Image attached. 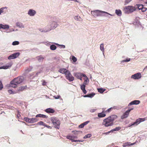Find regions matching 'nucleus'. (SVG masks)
I'll return each mask as SVG.
<instances>
[{
    "label": "nucleus",
    "instance_id": "nucleus-20",
    "mask_svg": "<svg viewBox=\"0 0 147 147\" xmlns=\"http://www.w3.org/2000/svg\"><path fill=\"white\" fill-rule=\"evenodd\" d=\"M9 26L8 24L3 25L2 24H0V29H9Z\"/></svg>",
    "mask_w": 147,
    "mask_h": 147
},
{
    "label": "nucleus",
    "instance_id": "nucleus-5",
    "mask_svg": "<svg viewBox=\"0 0 147 147\" xmlns=\"http://www.w3.org/2000/svg\"><path fill=\"white\" fill-rule=\"evenodd\" d=\"M85 78H86L84 79V81L83 84L80 86V88L84 94H86L87 92V91L85 89L86 86L87 84L89 82L88 78L87 76Z\"/></svg>",
    "mask_w": 147,
    "mask_h": 147
},
{
    "label": "nucleus",
    "instance_id": "nucleus-38",
    "mask_svg": "<svg viewBox=\"0 0 147 147\" xmlns=\"http://www.w3.org/2000/svg\"><path fill=\"white\" fill-rule=\"evenodd\" d=\"M26 86H21L19 88V89H18V91H22L26 89Z\"/></svg>",
    "mask_w": 147,
    "mask_h": 147
},
{
    "label": "nucleus",
    "instance_id": "nucleus-6",
    "mask_svg": "<svg viewBox=\"0 0 147 147\" xmlns=\"http://www.w3.org/2000/svg\"><path fill=\"white\" fill-rule=\"evenodd\" d=\"M99 11H97L96 16H105L106 17H108V16L107 15H110L111 16H113V15L112 14L108 13L107 12L102 11L101 10H98Z\"/></svg>",
    "mask_w": 147,
    "mask_h": 147
},
{
    "label": "nucleus",
    "instance_id": "nucleus-50",
    "mask_svg": "<svg viewBox=\"0 0 147 147\" xmlns=\"http://www.w3.org/2000/svg\"><path fill=\"white\" fill-rule=\"evenodd\" d=\"M17 117L19 119V117L21 116L20 114V112L19 111H17Z\"/></svg>",
    "mask_w": 147,
    "mask_h": 147
},
{
    "label": "nucleus",
    "instance_id": "nucleus-9",
    "mask_svg": "<svg viewBox=\"0 0 147 147\" xmlns=\"http://www.w3.org/2000/svg\"><path fill=\"white\" fill-rule=\"evenodd\" d=\"M20 54L19 52H16L9 55L8 59L10 60L16 59L19 56Z\"/></svg>",
    "mask_w": 147,
    "mask_h": 147
},
{
    "label": "nucleus",
    "instance_id": "nucleus-10",
    "mask_svg": "<svg viewBox=\"0 0 147 147\" xmlns=\"http://www.w3.org/2000/svg\"><path fill=\"white\" fill-rule=\"evenodd\" d=\"M141 77L142 76L141 73L138 72L132 75L131 77V78L135 80H138L140 79Z\"/></svg>",
    "mask_w": 147,
    "mask_h": 147
},
{
    "label": "nucleus",
    "instance_id": "nucleus-23",
    "mask_svg": "<svg viewBox=\"0 0 147 147\" xmlns=\"http://www.w3.org/2000/svg\"><path fill=\"white\" fill-rule=\"evenodd\" d=\"M89 122V121H85L83 123H82L80 125H79L78 127L79 128H83L85 125H86Z\"/></svg>",
    "mask_w": 147,
    "mask_h": 147
},
{
    "label": "nucleus",
    "instance_id": "nucleus-46",
    "mask_svg": "<svg viewBox=\"0 0 147 147\" xmlns=\"http://www.w3.org/2000/svg\"><path fill=\"white\" fill-rule=\"evenodd\" d=\"M74 19L75 20H78V21H81V18L79 16H75L74 17Z\"/></svg>",
    "mask_w": 147,
    "mask_h": 147
},
{
    "label": "nucleus",
    "instance_id": "nucleus-41",
    "mask_svg": "<svg viewBox=\"0 0 147 147\" xmlns=\"http://www.w3.org/2000/svg\"><path fill=\"white\" fill-rule=\"evenodd\" d=\"M137 6L139 10H141L144 6L142 4H137Z\"/></svg>",
    "mask_w": 147,
    "mask_h": 147
},
{
    "label": "nucleus",
    "instance_id": "nucleus-64",
    "mask_svg": "<svg viewBox=\"0 0 147 147\" xmlns=\"http://www.w3.org/2000/svg\"><path fill=\"white\" fill-rule=\"evenodd\" d=\"M40 71H39L36 72V74L35 75V76H38V74H40Z\"/></svg>",
    "mask_w": 147,
    "mask_h": 147
},
{
    "label": "nucleus",
    "instance_id": "nucleus-54",
    "mask_svg": "<svg viewBox=\"0 0 147 147\" xmlns=\"http://www.w3.org/2000/svg\"><path fill=\"white\" fill-rule=\"evenodd\" d=\"M134 144H135V143H131L130 144H128V143H126V145L125 146H132V145H134Z\"/></svg>",
    "mask_w": 147,
    "mask_h": 147
},
{
    "label": "nucleus",
    "instance_id": "nucleus-1",
    "mask_svg": "<svg viewBox=\"0 0 147 147\" xmlns=\"http://www.w3.org/2000/svg\"><path fill=\"white\" fill-rule=\"evenodd\" d=\"M24 80L23 76H19L14 78L10 82V84H7V86L8 87H11L14 88H16L18 84H20L23 82Z\"/></svg>",
    "mask_w": 147,
    "mask_h": 147
},
{
    "label": "nucleus",
    "instance_id": "nucleus-18",
    "mask_svg": "<svg viewBox=\"0 0 147 147\" xmlns=\"http://www.w3.org/2000/svg\"><path fill=\"white\" fill-rule=\"evenodd\" d=\"M45 111L49 113H54L55 111L53 109L51 108H47L45 110Z\"/></svg>",
    "mask_w": 147,
    "mask_h": 147
},
{
    "label": "nucleus",
    "instance_id": "nucleus-34",
    "mask_svg": "<svg viewBox=\"0 0 147 147\" xmlns=\"http://www.w3.org/2000/svg\"><path fill=\"white\" fill-rule=\"evenodd\" d=\"M98 92L101 93H102L105 90V89L102 88H98Z\"/></svg>",
    "mask_w": 147,
    "mask_h": 147
},
{
    "label": "nucleus",
    "instance_id": "nucleus-2",
    "mask_svg": "<svg viewBox=\"0 0 147 147\" xmlns=\"http://www.w3.org/2000/svg\"><path fill=\"white\" fill-rule=\"evenodd\" d=\"M117 116L115 115L110 116L103 120L102 124L106 127L112 126L113 125L114 120L117 119Z\"/></svg>",
    "mask_w": 147,
    "mask_h": 147
},
{
    "label": "nucleus",
    "instance_id": "nucleus-17",
    "mask_svg": "<svg viewBox=\"0 0 147 147\" xmlns=\"http://www.w3.org/2000/svg\"><path fill=\"white\" fill-rule=\"evenodd\" d=\"M45 58V56H43L42 55H40L36 57V58L39 62H42Z\"/></svg>",
    "mask_w": 147,
    "mask_h": 147
},
{
    "label": "nucleus",
    "instance_id": "nucleus-11",
    "mask_svg": "<svg viewBox=\"0 0 147 147\" xmlns=\"http://www.w3.org/2000/svg\"><path fill=\"white\" fill-rule=\"evenodd\" d=\"M144 121V118H140L137 119L135 122L132 123L133 126H136L140 123L141 122Z\"/></svg>",
    "mask_w": 147,
    "mask_h": 147
},
{
    "label": "nucleus",
    "instance_id": "nucleus-53",
    "mask_svg": "<svg viewBox=\"0 0 147 147\" xmlns=\"http://www.w3.org/2000/svg\"><path fill=\"white\" fill-rule=\"evenodd\" d=\"M68 139L71 140V138H73L72 136H68L66 137Z\"/></svg>",
    "mask_w": 147,
    "mask_h": 147
},
{
    "label": "nucleus",
    "instance_id": "nucleus-7",
    "mask_svg": "<svg viewBox=\"0 0 147 147\" xmlns=\"http://www.w3.org/2000/svg\"><path fill=\"white\" fill-rule=\"evenodd\" d=\"M51 23H48L47 25L44 28L42 29H39V30L41 32H46L52 30L50 26L51 25Z\"/></svg>",
    "mask_w": 147,
    "mask_h": 147
},
{
    "label": "nucleus",
    "instance_id": "nucleus-42",
    "mask_svg": "<svg viewBox=\"0 0 147 147\" xmlns=\"http://www.w3.org/2000/svg\"><path fill=\"white\" fill-rule=\"evenodd\" d=\"M24 121L30 123V118L28 117H25L24 118Z\"/></svg>",
    "mask_w": 147,
    "mask_h": 147
},
{
    "label": "nucleus",
    "instance_id": "nucleus-30",
    "mask_svg": "<svg viewBox=\"0 0 147 147\" xmlns=\"http://www.w3.org/2000/svg\"><path fill=\"white\" fill-rule=\"evenodd\" d=\"M42 125L43 126H44L45 125V123H44V122L42 121H40L38 122L37 123H35L34 124H32V125L34 126V125Z\"/></svg>",
    "mask_w": 147,
    "mask_h": 147
},
{
    "label": "nucleus",
    "instance_id": "nucleus-12",
    "mask_svg": "<svg viewBox=\"0 0 147 147\" xmlns=\"http://www.w3.org/2000/svg\"><path fill=\"white\" fill-rule=\"evenodd\" d=\"M49 23H51V25L50 26L51 28L52 29H53L56 28L57 26V22L55 21H51L49 22Z\"/></svg>",
    "mask_w": 147,
    "mask_h": 147
},
{
    "label": "nucleus",
    "instance_id": "nucleus-56",
    "mask_svg": "<svg viewBox=\"0 0 147 147\" xmlns=\"http://www.w3.org/2000/svg\"><path fill=\"white\" fill-rule=\"evenodd\" d=\"M96 110V109H92L90 110V112L91 113L94 112Z\"/></svg>",
    "mask_w": 147,
    "mask_h": 147
},
{
    "label": "nucleus",
    "instance_id": "nucleus-27",
    "mask_svg": "<svg viewBox=\"0 0 147 147\" xmlns=\"http://www.w3.org/2000/svg\"><path fill=\"white\" fill-rule=\"evenodd\" d=\"M115 13L118 16H120L122 15V12L121 10L116 9L115 10Z\"/></svg>",
    "mask_w": 147,
    "mask_h": 147
},
{
    "label": "nucleus",
    "instance_id": "nucleus-44",
    "mask_svg": "<svg viewBox=\"0 0 147 147\" xmlns=\"http://www.w3.org/2000/svg\"><path fill=\"white\" fill-rule=\"evenodd\" d=\"M131 60L130 58H127L125 60H123L121 61V63H122L125 62H127L130 61Z\"/></svg>",
    "mask_w": 147,
    "mask_h": 147
},
{
    "label": "nucleus",
    "instance_id": "nucleus-25",
    "mask_svg": "<svg viewBox=\"0 0 147 147\" xmlns=\"http://www.w3.org/2000/svg\"><path fill=\"white\" fill-rule=\"evenodd\" d=\"M7 7H3L0 8V15L1 14V13H5L6 12V11L4 10L5 9H7Z\"/></svg>",
    "mask_w": 147,
    "mask_h": 147
},
{
    "label": "nucleus",
    "instance_id": "nucleus-52",
    "mask_svg": "<svg viewBox=\"0 0 147 147\" xmlns=\"http://www.w3.org/2000/svg\"><path fill=\"white\" fill-rule=\"evenodd\" d=\"M147 9V8L146 7H144L142 8V9L141 10L142 12H144L146 11Z\"/></svg>",
    "mask_w": 147,
    "mask_h": 147
},
{
    "label": "nucleus",
    "instance_id": "nucleus-24",
    "mask_svg": "<svg viewBox=\"0 0 147 147\" xmlns=\"http://www.w3.org/2000/svg\"><path fill=\"white\" fill-rule=\"evenodd\" d=\"M36 117H41L44 118H47L48 117V116L45 115L43 114H38L36 116Z\"/></svg>",
    "mask_w": 147,
    "mask_h": 147
},
{
    "label": "nucleus",
    "instance_id": "nucleus-19",
    "mask_svg": "<svg viewBox=\"0 0 147 147\" xmlns=\"http://www.w3.org/2000/svg\"><path fill=\"white\" fill-rule=\"evenodd\" d=\"M67 71H69L67 70L65 68H61L59 70V72L62 74H65V75Z\"/></svg>",
    "mask_w": 147,
    "mask_h": 147
},
{
    "label": "nucleus",
    "instance_id": "nucleus-62",
    "mask_svg": "<svg viewBox=\"0 0 147 147\" xmlns=\"http://www.w3.org/2000/svg\"><path fill=\"white\" fill-rule=\"evenodd\" d=\"M46 82H45V80H43L42 85L43 86H45L46 85Z\"/></svg>",
    "mask_w": 147,
    "mask_h": 147
},
{
    "label": "nucleus",
    "instance_id": "nucleus-33",
    "mask_svg": "<svg viewBox=\"0 0 147 147\" xmlns=\"http://www.w3.org/2000/svg\"><path fill=\"white\" fill-rule=\"evenodd\" d=\"M75 135H77L79 134H82V132L81 131H72Z\"/></svg>",
    "mask_w": 147,
    "mask_h": 147
},
{
    "label": "nucleus",
    "instance_id": "nucleus-14",
    "mask_svg": "<svg viewBox=\"0 0 147 147\" xmlns=\"http://www.w3.org/2000/svg\"><path fill=\"white\" fill-rule=\"evenodd\" d=\"M139 19L140 18L138 17H136L134 22V24L137 26L141 25V23L139 21Z\"/></svg>",
    "mask_w": 147,
    "mask_h": 147
},
{
    "label": "nucleus",
    "instance_id": "nucleus-63",
    "mask_svg": "<svg viewBox=\"0 0 147 147\" xmlns=\"http://www.w3.org/2000/svg\"><path fill=\"white\" fill-rule=\"evenodd\" d=\"M60 97V96H54V97L55 99H58Z\"/></svg>",
    "mask_w": 147,
    "mask_h": 147
},
{
    "label": "nucleus",
    "instance_id": "nucleus-32",
    "mask_svg": "<svg viewBox=\"0 0 147 147\" xmlns=\"http://www.w3.org/2000/svg\"><path fill=\"white\" fill-rule=\"evenodd\" d=\"M97 11H99L98 10H95L94 11H92L91 14H92V15L95 17H97L96 14H97Z\"/></svg>",
    "mask_w": 147,
    "mask_h": 147
},
{
    "label": "nucleus",
    "instance_id": "nucleus-45",
    "mask_svg": "<svg viewBox=\"0 0 147 147\" xmlns=\"http://www.w3.org/2000/svg\"><path fill=\"white\" fill-rule=\"evenodd\" d=\"M92 136V135L91 134H88L85 135L84 137V138L86 139L88 138H90Z\"/></svg>",
    "mask_w": 147,
    "mask_h": 147
},
{
    "label": "nucleus",
    "instance_id": "nucleus-29",
    "mask_svg": "<svg viewBox=\"0 0 147 147\" xmlns=\"http://www.w3.org/2000/svg\"><path fill=\"white\" fill-rule=\"evenodd\" d=\"M16 25L17 26L19 27V28H24V26L22 23L20 22H17L16 24Z\"/></svg>",
    "mask_w": 147,
    "mask_h": 147
},
{
    "label": "nucleus",
    "instance_id": "nucleus-36",
    "mask_svg": "<svg viewBox=\"0 0 147 147\" xmlns=\"http://www.w3.org/2000/svg\"><path fill=\"white\" fill-rule=\"evenodd\" d=\"M112 109H117V110H119L121 109V107L120 106H114L113 107H112Z\"/></svg>",
    "mask_w": 147,
    "mask_h": 147
},
{
    "label": "nucleus",
    "instance_id": "nucleus-49",
    "mask_svg": "<svg viewBox=\"0 0 147 147\" xmlns=\"http://www.w3.org/2000/svg\"><path fill=\"white\" fill-rule=\"evenodd\" d=\"M3 88V86L2 82L0 81V90H1Z\"/></svg>",
    "mask_w": 147,
    "mask_h": 147
},
{
    "label": "nucleus",
    "instance_id": "nucleus-48",
    "mask_svg": "<svg viewBox=\"0 0 147 147\" xmlns=\"http://www.w3.org/2000/svg\"><path fill=\"white\" fill-rule=\"evenodd\" d=\"M72 59L74 62H76L77 60V58L74 56L72 57Z\"/></svg>",
    "mask_w": 147,
    "mask_h": 147
},
{
    "label": "nucleus",
    "instance_id": "nucleus-21",
    "mask_svg": "<svg viewBox=\"0 0 147 147\" xmlns=\"http://www.w3.org/2000/svg\"><path fill=\"white\" fill-rule=\"evenodd\" d=\"M129 114V113L127 111H126L121 116V118L122 119H125L128 117Z\"/></svg>",
    "mask_w": 147,
    "mask_h": 147
},
{
    "label": "nucleus",
    "instance_id": "nucleus-8",
    "mask_svg": "<svg viewBox=\"0 0 147 147\" xmlns=\"http://www.w3.org/2000/svg\"><path fill=\"white\" fill-rule=\"evenodd\" d=\"M66 79L69 81H73L74 80V78L72 76L69 71H67L65 74Z\"/></svg>",
    "mask_w": 147,
    "mask_h": 147
},
{
    "label": "nucleus",
    "instance_id": "nucleus-15",
    "mask_svg": "<svg viewBox=\"0 0 147 147\" xmlns=\"http://www.w3.org/2000/svg\"><path fill=\"white\" fill-rule=\"evenodd\" d=\"M140 102L139 100H135L132 101L128 104V106L132 105H137L139 104Z\"/></svg>",
    "mask_w": 147,
    "mask_h": 147
},
{
    "label": "nucleus",
    "instance_id": "nucleus-59",
    "mask_svg": "<svg viewBox=\"0 0 147 147\" xmlns=\"http://www.w3.org/2000/svg\"><path fill=\"white\" fill-rule=\"evenodd\" d=\"M15 30L13 29H11L9 30V31L8 32H12V31H14Z\"/></svg>",
    "mask_w": 147,
    "mask_h": 147
},
{
    "label": "nucleus",
    "instance_id": "nucleus-37",
    "mask_svg": "<svg viewBox=\"0 0 147 147\" xmlns=\"http://www.w3.org/2000/svg\"><path fill=\"white\" fill-rule=\"evenodd\" d=\"M121 127H116L115 128H114L111 130V131H112V132L114 131H118L120 129Z\"/></svg>",
    "mask_w": 147,
    "mask_h": 147
},
{
    "label": "nucleus",
    "instance_id": "nucleus-61",
    "mask_svg": "<svg viewBox=\"0 0 147 147\" xmlns=\"http://www.w3.org/2000/svg\"><path fill=\"white\" fill-rule=\"evenodd\" d=\"M133 108H131L130 109H128L127 111L129 113L133 109Z\"/></svg>",
    "mask_w": 147,
    "mask_h": 147
},
{
    "label": "nucleus",
    "instance_id": "nucleus-4",
    "mask_svg": "<svg viewBox=\"0 0 147 147\" xmlns=\"http://www.w3.org/2000/svg\"><path fill=\"white\" fill-rule=\"evenodd\" d=\"M136 10V9L135 7L131 6H125L123 9L124 13L127 14L131 13Z\"/></svg>",
    "mask_w": 147,
    "mask_h": 147
},
{
    "label": "nucleus",
    "instance_id": "nucleus-55",
    "mask_svg": "<svg viewBox=\"0 0 147 147\" xmlns=\"http://www.w3.org/2000/svg\"><path fill=\"white\" fill-rule=\"evenodd\" d=\"M44 126L45 127H47L48 128L50 129H51V126L47 125V124H46L45 123V125H44Z\"/></svg>",
    "mask_w": 147,
    "mask_h": 147
},
{
    "label": "nucleus",
    "instance_id": "nucleus-22",
    "mask_svg": "<svg viewBox=\"0 0 147 147\" xmlns=\"http://www.w3.org/2000/svg\"><path fill=\"white\" fill-rule=\"evenodd\" d=\"M12 65V64L11 63H10L6 65L1 66L0 67V69H8Z\"/></svg>",
    "mask_w": 147,
    "mask_h": 147
},
{
    "label": "nucleus",
    "instance_id": "nucleus-31",
    "mask_svg": "<svg viewBox=\"0 0 147 147\" xmlns=\"http://www.w3.org/2000/svg\"><path fill=\"white\" fill-rule=\"evenodd\" d=\"M50 49L53 51L57 49V47L54 45H51L50 47Z\"/></svg>",
    "mask_w": 147,
    "mask_h": 147
},
{
    "label": "nucleus",
    "instance_id": "nucleus-35",
    "mask_svg": "<svg viewBox=\"0 0 147 147\" xmlns=\"http://www.w3.org/2000/svg\"><path fill=\"white\" fill-rule=\"evenodd\" d=\"M100 50L102 51V52H104L105 49L104 47V44L102 43L100 45Z\"/></svg>",
    "mask_w": 147,
    "mask_h": 147
},
{
    "label": "nucleus",
    "instance_id": "nucleus-43",
    "mask_svg": "<svg viewBox=\"0 0 147 147\" xmlns=\"http://www.w3.org/2000/svg\"><path fill=\"white\" fill-rule=\"evenodd\" d=\"M32 68L33 67L32 66H30L28 68L26 69V71L27 72H29L31 71Z\"/></svg>",
    "mask_w": 147,
    "mask_h": 147
},
{
    "label": "nucleus",
    "instance_id": "nucleus-3",
    "mask_svg": "<svg viewBox=\"0 0 147 147\" xmlns=\"http://www.w3.org/2000/svg\"><path fill=\"white\" fill-rule=\"evenodd\" d=\"M51 120L54 126V127L59 129L60 124V120L57 118L54 117H51Z\"/></svg>",
    "mask_w": 147,
    "mask_h": 147
},
{
    "label": "nucleus",
    "instance_id": "nucleus-58",
    "mask_svg": "<svg viewBox=\"0 0 147 147\" xmlns=\"http://www.w3.org/2000/svg\"><path fill=\"white\" fill-rule=\"evenodd\" d=\"M111 132H112V131H111V130L107 132H106V133H104L103 134H106V135H107L108 134H109Z\"/></svg>",
    "mask_w": 147,
    "mask_h": 147
},
{
    "label": "nucleus",
    "instance_id": "nucleus-26",
    "mask_svg": "<svg viewBox=\"0 0 147 147\" xmlns=\"http://www.w3.org/2000/svg\"><path fill=\"white\" fill-rule=\"evenodd\" d=\"M106 115L105 112L103 111L100 113H98V116L99 118L104 117L106 116Z\"/></svg>",
    "mask_w": 147,
    "mask_h": 147
},
{
    "label": "nucleus",
    "instance_id": "nucleus-39",
    "mask_svg": "<svg viewBox=\"0 0 147 147\" xmlns=\"http://www.w3.org/2000/svg\"><path fill=\"white\" fill-rule=\"evenodd\" d=\"M20 42L18 41H13L12 43V45H13L15 46L16 45H18L19 44Z\"/></svg>",
    "mask_w": 147,
    "mask_h": 147
},
{
    "label": "nucleus",
    "instance_id": "nucleus-47",
    "mask_svg": "<svg viewBox=\"0 0 147 147\" xmlns=\"http://www.w3.org/2000/svg\"><path fill=\"white\" fill-rule=\"evenodd\" d=\"M88 94L89 95H88L89 97L92 98L95 95V94L93 92H92Z\"/></svg>",
    "mask_w": 147,
    "mask_h": 147
},
{
    "label": "nucleus",
    "instance_id": "nucleus-13",
    "mask_svg": "<svg viewBox=\"0 0 147 147\" xmlns=\"http://www.w3.org/2000/svg\"><path fill=\"white\" fill-rule=\"evenodd\" d=\"M36 13V11L33 9H30L28 13V14L31 16H34Z\"/></svg>",
    "mask_w": 147,
    "mask_h": 147
},
{
    "label": "nucleus",
    "instance_id": "nucleus-57",
    "mask_svg": "<svg viewBox=\"0 0 147 147\" xmlns=\"http://www.w3.org/2000/svg\"><path fill=\"white\" fill-rule=\"evenodd\" d=\"M131 1V0H125V4H126V3L127 4L129 3Z\"/></svg>",
    "mask_w": 147,
    "mask_h": 147
},
{
    "label": "nucleus",
    "instance_id": "nucleus-16",
    "mask_svg": "<svg viewBox=\"0 0 147 147\" xmlns=\"http://www.w3.org/2000/svg\"><path fill=\"white\" fill-rule=\"evenodd\" d=\"M74 76L76 77L78 79L81 76H82L83 77H86V75L85 74L80 73H76L74 74Z\"/></svg>",
    "mask_w": 147,
    "mask_h": 147
},
{
    "label": "nucleus",
    "instance_id": "nucleus-51",
    "mask_svg": "<svg viewBox=\"0 0 147 147\" xmlns=\"http://www.w3.org/2000/svg\"><path fill=\"white\" fill-rule=\"evenodd\" d=\"M8 93L10 94H14V92L11 90H8Z\"/></svg>",
    "mask_w": 147,
    "mask_h": 147
},
{
    "label": "nucleus",
    "instance_id": "nucleus-60",
    "mask_svg": "<svg viewBox=\"0 0 147 147\" xmlns=\"http://www.w3.org/2000/svg\"><path fill=\"white\" fill-rule=\"evenodd\" d=\"M111 110H112V107H111L109 109H108L107 111H107L109 112H110V111H111Z\"/></svg>",
    "mask_w": 147,
    "mask_h": 147
},
{
    "label": "nucleus",
    "instance_id": "nucleus-40",
    "mask_svg": "<svg viewBox=\"0 0 147 147\" xmlns=\"http://www.w3.org/2000/svg\"><path fill=\"white\" fill-rule=\"evenodd\" d=\"M54 44L57 46L60 47L61 48L64 49L65 48V46L63 45H59L57 43H54Z\"/></svg>",
    "mask_w": 147,
    "mask_h": 147
},
{
    "label": "nucleus",
    "instance_id": "nucleus-28",
    "mask_svg": "<svg viewBox=\"0 0 147 147\" xmlns=\"http://www.w3.org/2000/svg\"><path fill=\"white\" fill-rule=\"evenodd\" d=\"M36 118L35 117V118H30V123H34L38 121V119Z\"/></svg>",
    "mask_w": 147,
    "mask_h": 147
}]
</instances>
